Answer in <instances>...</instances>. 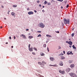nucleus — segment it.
<instances>
[{
    "instance_id": "f257e3e1",
    "label": "nucleus",
    "mask_w": 77,
    "mask_h": 77,
    "mask_svg": "<svg viewBox=\"0 0 77 77\" xmlns=\"http://www.w3.org/2000/svg\"><path fill=\"white\" fill-rule=\"evenodd\" d=\"M63 21L65 24H66L67 23L68 24H69V20H66V19L64 18Z\"/></svg>"
},
{
    "instance_id": "f03ea898",
    "label": "nucleus",
    "mask_w": 77,
    "mask_h": 77,
    "mask_svg": "<svg viewBox=\"0 0 77 77\" xmlns=\"http://www.w3.org/2000/svg\"><path fill=\"white\" fill-rule=\"evenodd\" d=\"M69 75L72 77H77V75L74 73H70Z\"/></svg>"
},
{
    "instance_id": "7ed1b4c3",
    "label": "nucleus",
    "mask_w": 77,
    "mask_h": 77,
    "mask_svg": "<svg viewBox=\"0 0 77 77\" xmlns=\"http://www.w3.org/2000/svg\"><path fill=\"white\" fill-rule=\"evenodd\" d=\"M39 26L41 28H44L45 27V25H43L42 23H41L39 24Z\"/></svg>"
},
{
    "instance_id": "20e7f679",
    "label": "nucleus",
    "mask_w": 77,
    "mask_h": 77,
    "mask_svg": "<svg viewBox=\"0 0 77 77\" xmlns=\"http://www.w3.org/2000/svg\"><path fill=\"white\" fill-rule=\"evenodd\" d=\"M66 43H68V44H69L70 46H71L72 45V42L71 41H69V42H68V41H66Z\"/></svg>"
},
{
    "instance_id": "39448f33",
    "label": "nucleus",
    "mask_w": 77,
    "mask_h": 77,
    "mask_svg": "<svg viewBox=\"0 0 77 77\" xmlns=\"http://www.w3.org/2000/svg\"><path fill=\"white\" fill-rule=\"evenodd\" d=\"M59 72L60 73H61V74H64L65 72V71L63 70V71L62 70H59Z\"/></svg>"
},
{
    "instance_id": "423d86ee",
    "label": "nucleus",
    "mask_w": 77,
    "mask_h": 77,
    "mask_svg": "<svg viewBox=\"0 0 77 77\" xmlns=\"http://www.w3.org/2000/svg\"><path fill=\"white\" fill-rule=\"evenodd\" d=\"M38 64L39 65H41V66H44L45 65H44L42 63L40 62H38Z\"/></svg>"
},
{
    "instance_id": "0eeeda50",
    "label": "nucleus",
    "mask_w": 77,
    "mask_h": 77,
    "mask_svg": "<svg viewBox=\"0 0 77 77\" xmlns=\"http://www.w3.org/2000/svg\"><path fill=\"white\" fill-rule=\"evenodd\" d=\"M70 68H67L66 69V72H69V71H70Z\"/></svg>"
},
{
    "instance_id": "6e6552de",
    "label": "nucleus",
    "mask_w": 77,
    "mask_h": 77,
    "mask_svg": "<svg viewBox=\"0 0 77 77\" xmlns=\"http://www.w3.org/2000/svg\"><path fill=\"white\" fill-rule=\"evenodd\" d=\"M21 36L23 37V39H26V35H24V34H22Z\"/></svg>"
},
{
    "instance_id": "1a4fd4ad",
    "label": "nucleus",
    "mask_w": 77,
    "mask_h": 77,
    "mask_svg": "<svg viewBox=\"0 0 77 77\" xmlns=\"http://www.w3.org/2000/svg\"><path fill=\"white\" fill-rule=\"evenodd\" d=\"M50 59L51 61H54L55 60V59H54L53 57H50Z\"/></svg>"
},
{
    "instance_id": "9d476101",
    "label": "nucleus",
    "mask_w": 77,
    "mask_h": 77,
    "mask_svg": "<svg viewBox=\"0 0 77 77\" xmlns=\"http://www.w3.org/2000/svg\"><path fill=\"white\" fill-rule=\"evenodd\" d=\"M28 14L29 15H31V14H33V12H32V11H30L28 12Z\"/></svg>"
},
{
    "instance_id": "9b49d317",
    "label": "nucleus",
    "mask_w": 77,
    "mask_h": 77,
    "mask_svg": "<svg viewBox=\"0 0 77 77\" xmlns=\"http://www.w3.org/2000/svg\"><path fill=\"white\" fill-rule=\"evenodd\" d=\"M29 49L30 51H33V49H32V48H29Z\"/></svg>"
},
{
    "instance_id": "f8f14e48",
    "label": "nucleus",
    "mask_w": 77,
    "mask_h": 77,
    "mask_svg": "<svg viewBox=\"0 0 77 77\" xmlns=\"http://www.w3.org/2000/svg\"><path fill=\"white\" fill-rule=\"evenodd\" d=\"M70 67L71 68H74V64H72L70 66Z\"/></svg>"
},
{
    "instance_id": "ddd939ff",
    "label": "nucleus",
    "mask_w": 77,
    "mask_h": 77,
    "mask_svg": "<svg viewBox=\"0 0 77 77\" xmlns=\"http://www.w3.org/2000/svg\"><path fill=\"white\" fill-rule=\"evenodd\" d=\"M40 55L41 56H43L45 55L42 52L40 53Z\"/></svg>"
},
{
    "instance_id": "4468645a",
    "label": "nucleus",
    "mask_w": 77,
    "mask_h": 77,
    "mask_svg": "<svg viewBox=\"0 0 77 77\" xmlns=\"http://www.w3.org/2000/svg\"><path fill=\"white\" fill-rule=\"evenodd\" d=\"M65 58L63 56L61 57V59H62V60L63 59H65Z\"/></svg>"
},
{
    "instance_id": "2eb2a0df",
    "label": "nucleus",
    "mask_w": 77,
    "mask_h": 77,
    "mask_svg": "<svg viewBox=\"0 0 77 77\" xmlns=\"http://www.w3.org/2000/svg\"><path fill=\"white\" fill-rule=\"evenodd\" d=\"M62 63V62H61L60 63V64L59 65H60V66H63V63Z\"/></svg>"
},
{
    "instance_id": "dca6fc26",
    "label": "nucleus",
    "mask_w": 77,
    "mask_h": 77,
    "mask_svg": "<svg viewBox=\"0 0 77 77\" xmlns=\"http://www.w3.org/2000/svg\"><path fill=\"white\" fill-rule=\"evenodd\" d=\"M49 66H57L56 65H50Z\"/></svg>"
},
{
    "instance_id": "f3484780",
    "label": "nucleus",
    "mask_w": 77,
    "mask_h": 77,
    "mask_svg": "<svg viewBox=\"0 0 77 77\" xmlns=\"http://www.w3.org/2000/svg\"><path fill=\"white\" fill-rule=\"evenodd\" d=\"M72 47L73 48V49H75L76 50V48L74 46V45H73L72 46Z\"/></svg>"
},
{
    "instance_id": "a211bd4d",
    "label": "nucleus",
    "mask_w": 77,
    "mask_h": 77,
    "mask_svg": "<svg viewBox=\"0 0 77 77\" xmlns=\"http://www.w3.org/2000/svg\"><path fill=\"white\" fill-rule=\"evenodd\" d=\"M28 38H29V39H32V38H33V37L32 36H29L28 37Z\"/></svg>"
},
{
    "instance_id": "6ab92c4d",
    "label": "nucleus",
    "mask_w": 77,
    "mask_h": 77,
    "mask_svg": "<svg viewBox=\"0 0 77 77\" xmlns=\"http://www.w3.org/2000/svg\"><path fill=\"white\" fill-rule=\"evenodd\" d=\"M46 36H47L49 38L50 37H51V36L50 35H47Z\"/></svg>"
},
{
    "instance_id": "aec40b11",
    "label": "nucleus",
    "mask_w": 77,
    "mask_h": 77,
    "mask_svg": "<svg viewBox=\"0 0 77 77\" xmlns=\"http://www.w3.org/2000/svg\"><path fill=\"white\" fill-rule=\"evenodd\" d=\"M14 14H15V13L14 12H12L11 13V15H12V16H14Z\"/></svg>"
},
{
    "instance_id": "412c9836",
    "label": "nucleus",
    "mask_w": 77,
    "mask_h": 77,
    "mask_svg": "<svg viewBox=\"0 0 77 77\" xmlns=\"http://www.w3.org/2000/svg\"><path fill=\"white\" fill-rule=\"evenodd\" d=\"M13 7H14V8H16V7H17V5H13Z\"/></svg>"
},
{
    "instance_id": "4be33fe9",
    "label": "nucleus",
    "mask_w": 77,
    "mask_h": 77,
    "mask_svg": "<svg viewBox=\"0 0 77 77\" xmlns=\"http://www.w3.org/2000/svg\"><path fill=\"white\" fill-rule=\"evenodd\" d=\"M74 35V33H73L71 34V36L72 37H73Z\"/></svg>"
},
{
    "instance_id": "5701e85b",
    "label": "nucleus",
    "mask_w": 77,
    "mask_h": 77,
    "mask_svg": "<svg viewBox=\"0 0 77 77\" xmlns=\"http://www.w3.org/2000/svg\"><path fill=\"white\" fill-rule=\"evenodd\" d=\"M42 63H44V64H46V63L45 62V61H42Z\"/></svg>"
},
{
    "instance_id": "b1692460",
    "label": "nucleus",
    "mask_w": 77,
    "mask_h": 77,
    "mask_svg": "<svg viewBox=\"0 0 77 77\" xmlns=\"http://www.w3.org/2000/svg\"><path fill=\"white\" fill-rule=\"evenodd\" d=\"M57 1H59V2H62L63 1V0H57Z\"/></svg>"
},
{
    "instance_id": "393cba45",
    "label": "nucleus",
    "mask_w": 77,
    "mask_h": 77,
    "mask_svg": "<svg viewBox=\"0 0 77 77\" xmlns=\"http://www.w3.org/2000/svg\"><path fill=\"white\" fill-rule=\"evenodd\" d=\"M41 34H39V35H38L37 37H41Z\"/></svg>"
},
{
    "instance_id": "a878e982",
    "label": "nucleus",
    "mask_w": 77,
    "mask_h": 77,
    "mask_svg": "<svg viewBox=\"0 0 77 77\" xmlns=\"http://www.w3.org/2000/svg\"><path fill=\"white\" fill-rule=\"evenodd\" d=\"M69 63H72V62H71V60H69Z\"/></svg>"
},
{
    "instance_id": "bb28decb",
    "label": "nucleus",
    "mask_w": 77,
    "mask_h": 77,
    "mask_svg": "<svg viewBox=\"0 0 77 77\" xmlns=\"http://www.w3.org/2000/svg\"><path fill=\"white\" fill-rule=\"evenodd\" d=\"M51 5V3L49 2L48 3V5Z\"/></svg>"
},
{
    "instance_id": "cd10ccee",
    "label": "nucleus",
    "mask_w": 77,
    "mask_h": 77,
    "mask_svg": "<svg viewBox=\"0 0 77 77\" xmlns=\"http://www.w3.org/2000/svg\"><path fill=\"white\" fill-rule=\"evenodd\" d=\"M43 47H46V44L44 45Z\"/></svg>"
},
{
    "instance_id": "c85d7f7f",
    "label": "nucleus",
    "mask_w": 77,
    "mask_h": 77,
    "mask_svg": "<svg viewBox=\"0 0 77 77\" xmlns=\"http://www.w3.org/2000/svg\"><path fill=\"white\" fill-rule=\"evenodd\" d=\"M34 49L35 50V51H37V49L36 48H34Z\"/></svg>"
},
{
    "instance_id": "c756f323",
    "label": "nucleus",
    "mask_w": 77,
    "mask_h": 77,
    "mask_svg": "<svg viewBox=\"0 0 77 77\" xmlns=\"http://www.w3.org/2000/svg\"><path fill=\"white\" fill-rule=\"evenodd\" d=\"M54 2H55V1H54V0H52V1H51V3H54Z\"/></svg>"
},
{
    "instance_id": "7c9ffc66",
    "label": "nucleus",
    "mask_w": 77,
    "mask_h": 77,
    "mask_svg": "<svg viewBox=\"0 0 77 77\" xmlns=\"http://www.w3.org/2000/svg\"><path fill=\"white\" fill-rule=\"evenodd\" d=\"M70 54H72H72H73L72 53V52H70Z\"/></svg>"
},
{
    "instance_id": "2f4dec72",
    "label": "nucleus",
    "mask_w": 77,
    "mask_h": 77,
    "mask_svg": "<svg viewBox=\"0 0 77 77\" xmlns=\"http://www.w3.org/2000/svg\"><path fill=\"white\" fill-rule=\"evenodd\" d=\"M37 3H39V2H40V1H37Z\"/></svg>"
},
{
    "instance_id": "473e14b6",
    "label": "nucleus",
    "mask_w": 77,
    "mask_h": 77,
    "mask_svg": "<svg viewBox=\"0 0 77 77\" xmlns=\"http://www.w3.org/2000/svg\"><path fill=\"white\" fill-rule=\"evenodd\" d=\"M47 2L46 1H45L44 2V4H47Z\"/></svg>"
},
{
    "instance_id": "72a5a7b5",
    "label": "nucleus",
    "mask_w": 77,
    "mask_h": 77,
    "mask_svg": "<svg viewBox=\"0 0 77 77\" xmlns=\"http://www.w3.org/2000/svg\"><path fill=\"white\" fill-rule=\"evenodd\" d=\"M32 54L33 55H35V53L34 52H32Z\"/></svg>"
},
{
    "instance_id": "f704fd0d",
    "label": "nucleus",
    "mask_w": 77,
    "mask_h": 77,
    "mask_svg": "<svg viewBox=\"0 0 77 77\" xmlns=\"http://www.w3.org/2000/svg\"><path fill=\"white\" fill-rule=\"evenodd\" d=\"M28 47H29V48L30 47V44H29Z\"/></svg>"
},
{
    "instance_id": "c9c22d12",
    "label": "nucleus",
    "mask_w": 77,
    "mask_h": 77,
    "mask_svg": "<svg viewBox=\"0 0 77 77\" xmlns=\"http://www.w3.org/2000/svg\"><path fill=\"white\" fill-rule=\"evenodd\" d=\"M47 50H48V51H49V48H48V47L47 48Z\"/></svg>"
},
{
    "instance_id": "e433bc0d",
    "label": "nucleus",
    "mask_w": 77,
    "mask_h": 77,
    "mask_svg": "<svg viewBox=\"0 0 77 77\" xmlns=\"http://www.w3.org/2000/svg\"><path fill=\"white\" fill-rule=\"evenodd\" d=\"M38 33H41V31H38Z\"/></svg>"
},
{
    "instance_id": "4c0bfd02",
    "label": "nucleus",
    "mask_w": 77,
    "mask_h": 77,
    "mask_svg": "<svg viewBox=\"0 0 77 77\" xmlns=\"http://www.w3.org/2000/svg\"><path fill=\"white\" fill-rule=\"evenodd\" d=\"M68 7H69V5H68L66 6V8H68Z\"/></svg>"
},
{
    "instance_id": "58836bf2",
    "label": "nucleus",
    "mask_w": 77,
    "mask_h": 77,
    "mask_svg": "<svg viewBox=\"0 0 77 77\" xmlns=\"http://www.w3.org/2000/svg\"><path fill=\"white\" fill-rule=\"evenodd\" d=\"M67 54H70V52H69H69H68L67 53Z\"/></svg>"
},
{
    "instance_id": "ea45409f",
    "label": "nucleus",
    "mask_w": 77,
    "mask_h": 77,
    "mask_svg": "<svg viewBox=\"0 0 77 77\" xmlns=\"http://www.w3.org/2000/svg\"><path fill=\"white\" fill-rule=\"evenodd\" d=\"M58 48L59 49H60V48H61V47H60V46H59Z\"/></svg>"
},
{
    "instance_id": "a19ab883",
    "label": "nucleus",
    "mask_w": 77,
    "mask_h": 77,
    "mask_svg": "<svg viewBox=\"0 0 77 77\" xmlns=\"http://www.w3.org/2000/svg\"><path fill=\"white\" fill-rule=\"evenodd\" d=\"M42 12H45V11H44V10H42Z\"/></svg>"
},
{
    "instance_id": "79ce46f5",
    "label": "nucleus",
    "mask_w": 77,
    "mask_h": 77,
    "mask_svg": "<svg viewBox=\"0 0 77 77\" xmlns=\"http://www.w3.org/2000/svg\"><path fill=\"white\" fill-rule=\"evenodd\" d=\"M34 12H35V13H36V12H37V11H36V10H34Z\"/></svg>"
},
{
    "instance_id": "37998d69",
    "label": "nucleus",
    "mask_w": 77,
    "mask_h": 77,
    "mask_svg": "<svg viewBox=\"0 0 77 77\" xmlns=\"http://www.w3.org/2000/svg\"><path fill=\"white\" fill-rule=\"evenodd\" d=\"M2 8H4V6L3 5H2Z\"/></svg>"
},
{
    "instance_id": "c03bdc74",
    "label": "nucleus",
    "mask_w": 77,
    "mask_h": 77,
    "mask_svg": "<svg viewBox=\"0 0 77 77\" xmlns=\"http://www.w3.org/2000/svg\"><path fill=\"white\" fill-rule=\"evenodd\" d=\"M16 38V37H15V36H14V39H15Z\"/></svg>"
},
{
    "instance_id": "a18cd8bd",
    "label": "nucleus",
    "mask_w": 77,
    "mask_h": 77,
    "mask_svg": "<svg viewBox=\"0 0 77 77\" xmlns=\"http://www.w3.org/2000/svg\"><path fill=\"white\" fill-rule=\"evenodd\" d=\"M29 9H30L29 8H27V11H29Z\"/></svg>"
},
{
    "instance_id": "49530a36",
    "label": "nucleus",
    "mask_w": 77,
    "mask_h": 77,
    "mask_svg": "<svg viewBox=\"0 0 77 77\" xmlns=\"http://www.w3.org/2000/svg\"><path fill=\"white\" fill-rule=\"evenodd\" d=\"M9 39H11V37H9Z\"/></svg>"
},
{
    "instance_id": "de8ad7c7",
    "label": "nucleus",
    "mask_w": 77,
    "mask_h": 77,
    "mask_svg": "<svg viewBox=\"0 0 77 77\" xmlns=\"http://www.w3.org/2000/svg\"><path fill=\"white\" fill-rule=\"evenodd\" d=\"M26 31H29V29H26Z\"/></svg>"
},
{
    "instance_id": "09e8293b",
    "label": "nucleus",
    "mask_w": 77,
    "mask_h": 77,
    "mask_svg": "<svg viewBox=\"0 0 77 77\" xmlns=\"http://www.w3.org/2000/svg\"><path fill=\"white\" fill-rule=\"evenodd\" d=\"M63 53L64 54H65V51H63Z\"/></svg>"
},
{
    "instance_id": "8fccbe9b",
    "label": "nucleus",
    "mask_w": 77,
    "mask_h": 77,
    "mask_svg": "<svg viewBox=\"0 0 77 77\" xmlns=\"http://www.w3.org/2000/svg\"><path fill=\"white\" fill-rule=\"evenodd\" d=\"M39 7H41V4L39 5Z\"/></svg>"
},
{
    "instance_id": "3c124183",
    "label": "nucleus",
    "mask_w": 77,
    "mask_h": 77,
    "mask_svg": "<svg viewBox=\"0 0 77 77\" xmlns=\"http://www.w3.org/2000/svg\"><path fill=\"white\" fill-rule=\"evenodd\" d=\"M2 28H3V26H1V27H0V28L1 29H2Z\"/></svg>"
},
{
    "instance_id": "603ef678",
    "label": "nucleus",
    "mask_w": 77,
    "mask_h": 77,
    "mask_svg": "<svg viewBox=\"0 0 77 77\" xmlns=\"http://www.w3.org/2000/svg\"><path fill=\"white\" fill-rule=\"evenodd\" d=\"M4 20H6V18H4Z\"/></svg>"
},
{
    "instance_id": "864d4df0",
    "label": "nucleus",
    "mask_w": 77,
    "mask_h": 77,
    "mask_svg": "<svg viewBox=\"0 0 77 77\" xmlns=\"http://www.w3.org/2000/svg\"><path fill=\"white\" fill-rule=\"evenodd\" d=\"M6 44H8V42H6V43H5Z\"/></svg>"
},
{
    "instance_id": "5fc2aeb1",
    "label": "nucleus",
    "mask_w": 77,
    "mask_h": 77,
    "mask_svg": "<svg viewBox=\"0 0 77 77\" xmlns=\"http://www.w3.org/2000/svg\"><path fill=\"white\" fill-rule=\"evenodd\" d=\"M66 3H67V2H65V4H66Z\"/></svg>"
},
{
    "instance_id": "6e6d98bb",
    "label": "nucleus",
    "mask_w": 77,
    "mask_h": 77,
    "mask_svg": "<svg viewBox=\"0 0 77 77\" xmlns=\"http://www.w3.org/2000/svg\"><path fill=\"white\" fill-rule=\"evenodd\" d=\"M61 8V9H63V7H62V6Z\"/></svg>"
},
{
    "instance_id": "4d7b16f0",
    "label": "nucleus",
    "mask_w": 77,
    "mask_h": 77,
    "mask_svg": "<svg viewBox=\"0 0 77 77\" xmlns=\"http://www.w3.org/2000/svg\"><path fill=\"white\" fill-rule=\"evenodd\" d=\"M13 47H14L13 46H11V48H13Z\"/></svg>"
},
{
    "instance_id": "13d9d810",
    "label": "nucleus",
    "mask_w": 77,
    "mask_h": 77,
    "mask_svg": "<svg viewBox=\"0 0 77 77\" xmlns=\"http://www.w3.org/2000/svg\"><path fill=\"white\" fill-rule=\"evenodd\" d=\"M69 47H70V48H71V47H71V46H69Z\"/></svg>"
},
{
    "instance_id": "bf43d9fd",
    "label": "nucleus",
    "mask_w": 77,
    "mask_h": 77,
    "mask_svg": "<svg viewBox=\"0 0 77 77\" xmlns=\"http://www.w3.org/2000/svg\"><path fill=\"white\" fill-rule=\"evenodd\" d=\"M57 33H59V32L57 31Z\"/></svg>"
},
{
    "instance_id": "052dcab7",
    "label": "nucleus",
    "mask_w": 77,
    "mask_h": 77,
    "mask_svg": "<svg viewBox=\"0 0 77 77\" xmlns=\"http://www.w3.org/2000/svg\"><path fill=\"white\" fill-rule=\"evenodd\" d=\"M42 7H43V8H44V6H43Z\"/></svg>"
},
{
    "instance_id": "680f3d73",
    "label": "nucleus",
    "mask_w": 77,
    "mask_h": 77,
    "mask_svg": "<svg viewBox=\"0 0 77 77\" xmlns=\"http://www.w3.org/2000/svg\"><path fill=\"white\" fill-rule=\"evenodd\" d=\"M73 29H72V30H73Z\"/></svg>"
},
{
    "instance_id": "e2e57ef3",
    "label": "nucleus",
    "mask_w": 77,
    "mask_h": 77,
    "mask_svg": "<svg viewBox=\"0 0 77 77\" xmlns=\"http://www.w3.org/2000/svg\"><path fill=\"white\" fill-rule=\"evenodd\" d=\"M69 40H70V39H69Z\"/></svg>"
},
{
    "instance_id": "0e129e2a",
    "label": "nucleus",
    "mask_w": 77,
    "mask_h": 77,
    "mask_svg": "<svg viewBox=\"0 0 77 77\" xmlns=\"http://www.w3.org/2000/svg\"><path fill=\"white\" fill-rule=\"evenodd\" d=\"M46 42L47 43V42Z\"/></svg>"
},
{
    "instance_id": "69168bd1",
    "label": "nucleus",
    "mask_w": 77,
    "mask_h": 77,
    "mask_svg": "<svg viewBox=\"0 0 77 77\" xmlns=\"http://www.w3.org/2000/svg\"><path fill=\"white\" fill-rule=\"evenodd\" d=\"M8 14H9V13H8Z\"/></svg>"
},
{
    "instance_id": "338daca9",
    "label": "nucleus",
    "mask_w": 77,
    "mask_h": 77,
    "mask_svg": "<svg viewBox=\"0 0 77 77\" xmlns=\"http://www.w3.org/2000/svg\"><path fill=\"white\" fill-rule=\"evenodd\" d=\"M56 77H57V76H56Z\"/></svg>"
}]
</instances>
